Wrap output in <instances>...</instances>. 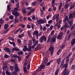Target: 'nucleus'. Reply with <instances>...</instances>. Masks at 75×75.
<instances>
[{
	"mask_svg": "<svg viewBox=\"0 0 75 75\" xmlns=\"http://www.w3.org/2000/svg\"><path fill=\"white\" fill-rule=\"evenodd\" d=\"M67 67H68V64H65L63 65L62 67V68H65L64 70L63 71V75H68V74L70 73V71H69L67 69Z\"/></svg>",
	"mask_w": 75,
	"mask_h": 75,
	"instance_id": "f257e3e1",
	"label": "nucleus"
},
{
	"mask_svg": "<svg viewBox=\"0 0 75 75\" xmlns=\"http://www.w3.org/2000/svg\"><path fill=\"white\" fill-rule=\"evenodd\" d=\"M44 40V42H45L47 40V38L44 36H42L39 39V42L40 43H42Z\"/></svg>",
	"mask_w": 75,
	"mask_h": 75,
	"instance_id": "f03ea898",
	"label": "nucleus"
},
{
	"mask_svg": "<svg viewBox=\"0 0 75 75\" xmlns=\"http://www.w3.org/2000/svg\"><path fill=\"white\" fill-rule=\"evenodd\" d=\"M56 19V21H58L59 20V14H55L53 17L52 20H54Z\"/></svg>",
	"mask_w": 75,
	"mask_h": 75,
	"instance_id": "7ed1b4c3",
	"label": "nucleus"
},
{
	"mask_svg": "<svg viewBox=\"0 0 75 75\" xmlns=\"http://www.w3.org/2000/svg\"><path fill=\"white\" fill-rule=\"evenodd\" d=\"M37 23H38V24H39V25H40V24H44V21H43V20L42 19H40L37 20Z\"/></svg>",
	"mask_w": 75,
	"mask_h": 75,
	"instance_id": "20e7f679",
	"label": "nucleus"
},
{
	"mask_svg": "<svg viewBox=\"0 0 75 75\" xmlns=\"http://www.w3.org/2000/svg\"><path fill=\"white\" fill-rule=\"evenodd\" d=\"M62 35H63V33L62 32L59 33V35H58V37H56L57 39L58 40H59L61 38V37H62Z\"/></svg>",
	"mask_w": 75,
	"mask_h": 75,
	"instance_id": "39448f33",
	"label": "nucleus"
},
{
	"mask_svg": "<svg viewBox=\"0 0 75 75\" xmlns=\"http://www.w3.org/2000/svg\"><path fill=\"white\" fill-rule=\"evenodd\" d=\"M33 35H36V38L37 39H38V32L37 31H34L33 33Z\"/></svg>",
	"mask_w": 75,
	"mask_h": 75,
	"instance_id": "423d86ee",
	"label": "nucleus"
},
{
	"mask_svg": "<svg viewBox=\"0 0 75 75\" xmlns=\"http://www.w3.org/2000/svg\"><path fill=\"white\" fill-rule=\"evenodd\" d=\"M12 14L13 15L15 16L16 17H18V16H19V14H18V13L17 12H13Z\"/></svg>",
	"mask_w": 75,
	"mask_h": 75,
	"instance_id": "0eeeda50",
	"label": "nucleus"
},
{
	"mask_svg": "<svg viewBox=\"0 0 75 75\" xmlns=\"http://www.w3.org/2000/svg\"><path fill=\"white\" fill-rule=\"evenodd\" d=\"M73 17H75V15H74V13H70L69 16V19H71V18H73Z\"/></svg>",
	"mask_w": 75,
	"mask_h": 75,
	"instance_id": "6e6552de",
	"label": "nucleus"
},
{
	"mask_svg": "<svg viewBox=\"0 0 75 75\" xmlns=\"http://www.w3.org/2000/svg\"><path fill=\"white\" fill-rule=\"evenodd\" d=\"M51 40L53 42H55L56 41V36H53V37L51 38Z\"/></svg>",
	"mask_w": 75,
	"mask_h": 75,
	"instance_id": "1a4fd4ad",
	"label": "nucleus"
},
{
	"mask_svg": "<svg viewBox=\"0 0 75 75\" xmlns=\"http://www.w3.org/2000/svg\"><path fill=\"white\" fill-rule=\"evenodd\" d=\"M75 44V38L72 39L71 42V45L72 46H73V45H74Z\"/></svg>",
	"mask_w": 75,
	"mask_h": 75,
	"instance_id": "9d476101",
	"label": "nucleus"
},
{
	"mask_svg": "<svg viewBox=\"0 0 75 75\" xmlns=\"http://www.w3.org/2000/svg\"><path fill=\"white\" fill-rule=\"evenodd\" d=\"M40 71H41L42 69H44L45 68V66L44 65H41L40 66Z\"/></svg>",
	"mask_w": 75,
	"mask_h": 75,
	"instance_id": "9b49d317",
	"label": "nucleus"
},
{
	"mask_svg": "<svg viewBox=\"0 0 75 75\" xmlns=\"http://www.w3.org/2000/svg\"><path fill=\"white\" fill-rule=\"evenodd\" d=\"M67 22L68 23L70 24V27H71V26L73 24V22L70 21V20L69 19L67 20Z\"/></svg>",
	"mask_w": 75,
	"mask_h": 75,
	"instance_id": "f8f14e48",
	"label": "nucleus"
},
{
	"mask_svg": "<svg viewBox=\"0 0 75 75\" xmlns=\"http://www.w3.org/2000/svg\"><path fill=\"white\" fill-rule=\"evenodd\" d=\"M4 51L6 52H10V50L8 47H5L4 49Z\"/></svg>",
	"mask_w": 75,
	"mask_h": 75,
	"instance_id": "ddd939ff",
	"label": "nucleus"
},
{
	"mask_svg": "<svg viewBox=\"0 0 75 75\" xmlns=\"http://www.w3.org/2000/svg\"><path fill=\"white\" fill-rule=\"evenodd\" d=\"M75 3H74L73 4L71 5V6L70 7V10H72V9H73L74 7H75Z\"/></svg>",
	"mask_w": 75,
	"mask_h": 75,
	"instance_id": "4468645a",
	"label": "nucleus"
},
{
	"mask_svg": "<svg viewBox=\"0 0 75 75\" xmlns=\"http://www.w3.org/2000/svg\"><path fill=\"white\" fill-rule=\"evenodd\" d=\"M32 19L33 20H37L38 19V18L37 17H35L34 15H33L32 17Z\"/></svg>",
	"mask_w": 75,
	"mask_h": 75,
	"instance_id": "2eb2a0df",
	"label": "nucleus"
},
{
	"mask_svg": "<svg viewBox=\"0 0 75 75\" xmlns=\"http://www.w3.org/2000/svg\"><path fill=\"white\" fill-rule=\"evenodd\" d=\"M32 48L30 46L26 50L27 51H28V52H31V50H32Z\"/></svg>",
	"mask_w": 75,
	"mask_h": 75,
	"instance_id": "dca6fc26",
	"label": "nucleus"
},
{
	"mask_svg": "<svg viewBox=\"0 0 75 75\" xmlns=\"http://www.w3.org/2000/svg\"><path fill=\"white\" fill-rule=\"evenodd\" d=\"M48 58L47 57H45V59L44 61V64H46L48 62Z\"/></svg>",
	"mask_w": 75,
	"mask_h": 75,
	"instance_id": "f3484780",
	"label": "nucleus"
},
{
	"mask_svg": "<svg viewBox=\"0 0 75 75\" xmlns=\"http://www.w3.org/2000/svg\"><path fill=\"white\" fill-rule=\"evenodd\" d=\"M64 28H69V26L68 25V23H67V22H65V24L64 25Z\"/></svg>",
	"mask_w": 75,
	"mask_h": 75,
	"instance_id": "a211bd4d",
	"label": "nucleus"
},
{
	"mask_svg": "<svg viewBox=\"0 0 75 75\" xmlns=\"http://www.w3.org/2000/svg\"><path fill=\"white\" fill-rule=\"evenodd\" d=\"M54 50V47L50 46L49 49V51H53L52 50Z\"/></svg>",
	"mask_w": 75,
	"mask_h": 75,
	"instance_id": "6ab92c4d",
	"label": "nucleus"
},
{
	"mask_svg": "<svg viewBox=\"0 0 75 75\" xmlns=\"http://www.w3.org/2000/svg\"><path fill=\"white\" fill-rule=\"evenodd\" d=\"M8 24H6L5 25L4 27V30H7V28H8Z\"/></svg>",
	"mask_w": 75,
	"mask_h": 75,
	"instance_id": "aec40b11",
	"label": "nucleus"
},
{
	"mask_svg": "<svg viewBox=\"0 0 75 75\" xmlns=\"http://www.w3.org/2000/svg\"><path fill=\"white\" fill-rule=\"evenodd\" d=\"M15 71H16V72H18V71H20V69L18 68V67H15Z\"/></svg>",
	"mask_w": 75,
	"mask_h": 75,
	"instance_id": "412c9836",
	"label": "nucleus"
},
{
	"mask_svg": "<svg viewBox=\"0 0 75 75\" xmlns=\"http://www.w3.org/2000/svg\"><path fill=\"white\" fill-rule=\"evenodd\" d=\"M24 36V33H22L21 35H19L18 36L19 38H21L22 37H23Z\"/></svg>",
	"mask_w": 75,
	"mask_h": 75,
	"instance_id": "4be33fe9",
	"label": "nucleus"
},
{
	"mask_svg": "<svg viewBox=\"0 0 75 75\" xmlns=\"http://www.w3.org/2000/svg\"><path fill=\"white\" fill-rule=\"evenodd\" d=\"M53 62V60H51L48 63H47V64H46V66H48L52 62Z\"/></svg>",
	"mask_w": 75,
	"mask_h": 75,
	"instance_id": "5701e85b",
	"label": "nucleus"
},
{
	"mask_svg": "<svg viewBox=\"0 0 75 75\" xmlns=\"http://www.w3.org/2000/svg\"><path fill=\"white\" fill-rule=\"evenodd\" d=\"M51 36H50V35L49 36V37L48 38V40H47V43H49V42H50V39H51Z\"/></svg>",
	"mask_w": 75,
	"mask_h": 75,
	"instance_id": "b1692460",
	"label": "nucleus"
},
{
	"mask_svg": "<svg viewBox=\"0 0 75 75\" xmlns=\"http://www.w3.org/2000/svg\"><path fill=\"white\" fill-rule=\"evenodd\" d=\"M61 58H59V59L57 60V62L58 64H59V63L61 62Z\"/></svg>",
	"mask_w": 75,
	"mask_h": 75,
	"instance_id": "393cba45",
	"label": "nucleus"
},
{
	"mask_svg": "<svg viewBox=\"0 0 75 75\" xmlns=\"http://www.w3.org/2000/svg\"><path fill=\"white\" fill-rule=\"evenodd\" d=\"M64 64V60H63L62 61L61 64H60V68H62V67Z\"/></svg>",
	"mask_w": 75,
	"mask_h": 75,
	"instance_id": "a878e982",
	"label": "nucleus"
},
{
	"mask_svg": "<svg viewBox=\"0 0 75 75\" xmlns=\"http://www.w3.org/2000/svg\"><path fill=\"white\" fill-rule=\"evenodd\" d=\"M6 75H11V74L9 72H8V69L6 70Z\"/></svg>",
	"mask_w": 75,
	"mask_h": 75,
	"instance_id": "bb28decb",
	"label": "nucleus"
},
{
	"mask_svg": "<svg viewBox=\"0 0 75 75\" xmlns=\"http://www.w3.org/2000/svg\"><path fill=\"white\" fill-rule=\"evenodd\" d=\"M7 10L8 11L10 12V10H11V8H10V6L9 5H8L7 6Z\"/></svg>",
	"mask_w": 75,
	"mask_h": 75,
	"instance_id": "cd10ccee",
	"label": "nucleus"
},
{
	"mask_svg": "<svg viewBox=\"0 0 75 75\" xmlns=\"http://www.w3.org/2000/svg\"><path fill=\"white\" fill-rule=\"evenodd\" d=\"M14 21L15 23H17L18 22V19L17 18H16L14 19Z\"/></svg>",
	"mask_w": 75,
	"mask_h": 75,
	"instance_id": "c85d7f7f",
	"label": "nucleus"
},
{
	"mask_svg": "<svg viewBox=\"0 0 75 75\" xmlns=\"http://www.w3.org/2000/svg\"><path fill=\"white\" fill-rule=\"evenodd\" d=\"M68 17L67 16H66L65 18H64V22H66V21H67V20H68Z\"/></svg>",
	"mask_w": 75,
	"mask_h": 75,
	"instance_id": "c756f323",
	"label": "nucleus"
},
{
	"mask_svg": "<svg viewBox=\"0 0 75 75\" xmlns=\"http://www.w3.org/2000/svg\"><path fill=\"white\" fill-rule=\"evenodd\" d=\"M68 6H69V4H66L64 6V8L67 9L68 8Z\"/></svg>",
	"mask_w": 75,
	"mask_h": 75,
	"instance_id": "7c9ffc66",
	"label": "nucleus"
},
{
	"mask_svg": "<svg viewBox=\"0 0 75 75\" xmlns=\"http://www.w3.org/2000/svg\"><path fill=\"white\" fill-rule=\"evenodd\" d=\"M34 45H36L38 44V41L37 40H35V42H34Z\"/></svg>",
	"mask_w": 75,
	"mask_h": 75,
	"instance_id": "2f4dec72",
	"label": "nucleus"
},
{
	"mask_svg": "<svg viewBox=\"0 0 75 75\" xmlns=\"http://www.w3.org/2000/svg\"><path fill=\"white\" fill-rule=\"evenodd\" d=\"M4 23V20L3 19H1L0 20V24H3Z\"/></svg>",
	"mask_w": 75,
	"mask_h": 75,
	"instance_id": "473e14b6",
	"label": "nucleus"
},
{
	"mask_svg": "<svg viewBox=\"0 0 75 75\" xmlns=\"http://www.w3.org/2000/svg\"><path fill=\"white\" fill-rule=\"evenodd\" d=\"M58 69H57L56 71L55 72V75H58V72L59 71V70Z\"/></svg>",
	"mask_w": 75,
	"mask_h": 75,
	"instance_id": "72a5a7b5",
	"label": "nucleus"
},
{
	"mask_svg": "<svg viewBox=\"0 0 75 75\" xmlns=\"http://www.w3.org/2000/svg\"><path fill=\"white\" fill-rule=\"evenodd\" d=\"M10 30V28H8V30H6L4 31L3 33H4V34H6L8 32V31Z\"/></svg>",
	"mask_w": 75,
	"mask_h": 75,
	"instance_id": "f704fd0d",
	"label": "nucleus"
},
{
	"mask_svg": "<svg viewBox=\"0 0 75 75\" xmlns=\"http://www.w3.org/2000/svg\"><path fill=\"white\" fill-rule=\"evenodd\" d=\"M10 56L7 55L6 54H5L4 56V57L5 58H9Z\"/></svg>",
	"mask_w": 75,
	"mask_h": 75,
	"instance_id": "c9c22d12",
	"label": "nucleus"
},
{
	"mask_svg": "<svg viewBox=\"0 0 75 75\" xmlns=\"http://www.w3.org/2000/svg\"><path fill=\"white\" fill-rule=\"evenodd\" d=\"M10 61L11 62H13V63H15V60L14 59H10Z\"/></svg>",
	"mask_w": 75,
	"mask_h": 75,
	"instance_id": "e433bc0d",
	"label": "nucleus"
},
{
	"mask_svg": "<svg viewBox=\"0 0 75 75\" xmlns=\"http://www.w3.org/2000/svg\"><path fill=\"white\" fill-rule=\"evenodd\" d=\"M28 34L29 36V37H31V32H30V31H28Z\"/></svg>",
	"mask_w": 75,
	"mask_h": 75,
	"instance_id": "4c0bfd02",
	"label": "nucleus"
},
{
	"mask_svg": "<svg viewBox=\"0 0 75 75\" xmlns=\"http://www.w3.org/2000/svg\"><path fill=\"white\" fill-rule=\"evenodd\" d=\"M13 58H17V55H15L14 54H12V55Z\"/></svg>",
	"mask_w": 75,
	"mask_h": 75,
	"instance_id": "58836bf2",
	"label": "nucleus"
},
{
	"mask_svg": "<svg viewBox=\"0 0 75 75\" xmlns=\"http://www.w3.org/2000/svg\"><path fill=\"white\" fill-rule=\"evenodd\" d=\"M6 68H7L6 66H3L2 67V69L4 71H6Z\"/></svg>",
	"mask_w": 75,
	"mask_h": 75,
	"instance_id": "ea45409f",
	"label": "nucleus"
},
{
	"mask_svg": "<svg viewBox=\"0 0 75 75\" xmlns=\"http://www.w3.org/2000/svg\"><path fill=\"white\" fill-rule=\"evenodd\" d=\"M23 69L25 73H27V69L25 67H23Z\"/></svg>",
	"mask_w": 75,
	"mask_h": 75,
	"instance_id": "a19ab883",
	"label": "nucleus"
},
{
	"mask_svg": "<svg viewBox=\"0 0 75 75\" xmlns=\"http://www.w3.org/2000/svg\"><path fill=\"white\" fill-rule=\"evenodd\" d=\"M14 68H15V67L14 66L11 67L10 68V69L11 71H13V69H14Z\"/></svg>",
	"mask_w": 75,
	"mask_h": 75,
	"instance_id": "79ce46f5",
	"label": "nucleus"
},
{
	"mask_svg": "<svg viewBox=\"0 0 75 75\" xmlns=\"http://www.w3.org/2000/svg\"><path fill=\"white\" fill-rule=\"evenodd\" d=\"M62 3H61L60 4L59 7V10H61V7H62Z\"/></svg>",
	"mask_w": 75,
	"mask_h": 75,
	"instance_id": "37998d69",
	"label": "nucleus"
},
{
	"mask_svg": "<svg viewBox=\"0 0 75 75\" xmlns=\"http://www.w3.org/2000/svg\"><path fill=\"white\" fill-rule=\"evenodd\" d=\"M72 26L71 27V30H74V26H75V24L74 25H73V24L72 25Z\"/></svg>",
	"mask_w": 75,
	"mask_h": 75,
	"instance_id": "c03bdc74",
	"label": "nucleus"
},
{
	"mask_svg": "<svg viewBox=\"0 0 75 75\" xmlns=\"http://www.w3.org/2000/svg\"><path fill=\"white\" fill-rule=\"evenodd\" d=\"M36 2H34L32 3V5L33 6H35V5H36Z\"/></svg>",
	"mask_w": 75,
	"mask_h": 75,
	"instance_id": "a18cd8bd",
	"label": "nucleus"
},
{
	"mask_svg": "<svg viewBox=\"0 0 75 75\" xmlns=\"http://www.w3.org/2000/svg\"><path fill=\"white\" fill-rule=\"evenodd\" d=\"M18 10V8H14L13 11V12H16Z\"/></svg>",
	"mask_w": 75,
	"mask_h": 75,
	"instance_id": "49530a36",
	"label": "nucleus"
},
{
	"mask_svg": "<svg viewBox=\"0 0 75 75\" xmlns=\"http://www.w3.org/2000/svg\"><path fill=\"white\" fill-rule=\"evenodd\" d=\"M23 54V53L22 51H21V52H18V54L19 55H22V54Z\"/></svg>",
	"mask_w": 75,
	"mask_h": 75,
	"instance_id": "de8ad7c7",
	"label": "nucleus"
},
{
	"mask_svg": "<svg viewBox=\"0 0 75 75\" xmlns=\"http://www.w3.org/2000/svg\"><path fill=\"white\" fill-rule=\"evenodd\" d=\"M9 40H11V41H14V38H13V37H9Z\"/></svg>",
	"mask_w": 75,
	"mask_h": 75,
	"instance_id": "09e8293b",
	"label": "nucleus"
},
{
	"mask_svg": "<svg viewBox=\"0 0 75 75\" xmlns=\"http://www.w3.org/2000/svg\"><path fill=\"white\" fill-rule=\"evenodd\" d=\"M14 18V17L13 15H11L9 16V18L11 20H13Z\"/></svg>",
	"mask_w": 75,
	"mask_h": 75,
	"instance_id": "8fccbe9b",
	"label": "nucleus"
},
{
	"mask_svg": "<svg viewBox=\"0 0 75 75\" xmlns=\"http://www.w3.org/2000/svg\"><path fill=\"white\" fill-rule=\"evenodd\" d=\"M16 8H19V3H18L17 4H16Z\"/></svg>",
	"mask_w": 75,
	"mask_h": 75,
	"instance_id": "3c124183",
	"label": "nucleus"
},
{
	"mask_svg": "<svg viewBox=\"0 0 75 75\" xmlns=\"http://www.w3.org/2000/svg\"><path fill=\"white\" fill-rule=\"evenodd\" d=\"M22 19L23 18L21 16L19 17V21H22Z\"/></svg>",
	"mask_w": 75,
	"mask_h": 75,
	"instance_id": "603ef678",
	"label": "nucleus"
},
{
	"mask_svg": "<svg viewBox=\"0 0 75 75\" xmlns=\"http://www.w3.org/2000/svg\"><path fill=\"white\" fill-rule=\"evenodd\" d=\"M71 69H74L75 68V65L74 64H73L72 66L71 67Z\"/></svg>",
	"mask_w": 75,
	"mask_h": 75,
	"instance_id": "864d4df0",
	"label": "nucleus"
},
{
	"mask_svg": "<svg viewBox=\"0 0 75 75\" xmlns=\"http://www.w3.org/2000/svg\"><path fill=\"white\" fill-rule=\"evenodd\" d=\"M25 10H27V8H26L25 9H23L22 10L24 14H25L26 13V11H25Z\"/></svg>",
	"mask_w": 75,
	"mask_h": 75,
	"instance_id": "5fc2aeb1",
	"label": "nucleus"
},
{
	"mask_svg": "<svg viewBox=\"0 0 75 75\" xmlns=\"http://www.w3.org/2000/svg\"><path fill=\"white\" fill-rule=\"evenodd\" d=\"M21 29V28H19V29L17 30H16V31L15 32L14 34H16V33H17V32H18V31H19V30H20Z\"/></svg>",
	"mask_w": 75,
	"mask_h": 75,
	"instance_id": "6e6d98bb",
	"label": "nucleus"
},
{
	"mask_svg": "<svg viewBox=\"0 0 75 75\" xmlns=\"http://www.w3.org/2000/svg\"><path fill=\"white\" fill-rule=\"evenodd\" d=\"M54 30H52L51 32V33L50 35L51 36H52L53 35V34H54Z\"/></svg>",
	"mask_w": 75,
	"mask_h": 75,
	"instance_id": "4d7b16f0",
	"label": "nucleus"
},
{
	"mask_svg": "<svg viewBox=\"0 0 75 75\" xmlns=\"http://www.w3.org/2000/svg\"><path fill=\"white\" fill-rule=\"evenodd\" d=\"M17 42L18 44H20L21 43V40L20 39H18Z\"/></svg>",
	"mask_w": 75,
	"mask_h": 75,
	"instance_id": "13d9d810",
	"label": "nucleus"
},
{
	"mask_svg": "<svg viewBox=\"0 0 75 75\" xmlns=\"http://www.w3.org/2000/svg\"><path fill=\"white\" fill-rule=\"evenodd\" d=\"M27 28L29 29L30 28H31V25L29 24L27 25Z\"/></svg>",
	"mask_w": 75,
	"mask_h": 75,
	"instance_id": "bf43d9fd",
	"label": "nucleus"
},
{
	"mask_svg": "<svg viewBox=\"0 0 75 75\" xmlns=\"http://www.w3.org/2000/svg\"><path fill=\"white\" fill-rule=\"evenodd\" d=\"M17 58H18L19 61H21V57L20 56H17Z\"/></svg>",
	"mask_w": 75,
	"mask_h": 75,
	"instance_id": "052dcab7",
	"label": "nucleus"
},
{
	"mask_svg": "<svg viewBox=\"0 0 75 75\" xmlns=\"http://www.w3.org/2000/svg\"><path fill=\"white\" fill-rule=\"evenodd\" d=\"M14 75H17V71H14Z\"/></svg>",
	"mask_w": 75,
	"mask_h": 75,
	"instance_id": "680f3d73",
	"label": "nucleus"
},
{
	"mask_svg": "<svg viewBox=\"0 0 75 75\" xmlns=\"http://www.w3.org/2000/svg\"><path fill=\"white\" fill-rule=\"evenodd\" d=\"M30 64H28L27 66V69H30Z\"/></svg>",
	"mask_w": 75,
	"mask_h": 75,
	"instance_id": "e2e57ef3",
	"label": "nucleus"
},
{
	"mask_svg": "<svg viewBox=\"0 0 75 75\" xmlns=\"http://www.w3.org/2000/svg\"><path fill=\"white\" fill-rule=\"evenodd\" d=\"M15 51H20V49L18 48H15Z\"/></svg>",
	"mask_w": 75,
	"mask_h": 75,
	"instance_id": "0e129e2a",
	"label": "nucleus"
},
{
	"mask_svg": "<svg viewBox=\"0 0 75 75\" xmlns=\"http://www.w3.org/2000/svg\"><path fill=\"white\" fill-rule=\"evenodd\" d=\"M72 34L73 35H75V31L73 30L72 32Z\"/></svg>",
	"mask_w": 75,
	"mask_h": 75,
	"instance_id": "69168bd1",
	"label": "nucleus"
},
{
	"mask_svg": "<svg viewBox=\"0 0 75 75\" xmlns=\"http://www.w3.org/2000/svg\"><path fill=\"white\" fill-rule=\"evenodd\" d=\"M31 13H32L30 11L28 12V16H30V15Z\"/></svg>",
	"mask_w": 75,
	"mask_h": 75,
	"instance_id": "338daca9",
	"label": "nucleus"
},
{
	"mask_svg": "<svg viewBox=\"0 0 75 75\" xmlns=\"http://www.w3.org/2000/svg\"><path fill=\"white\" fill-rule=\"evenodd\" d=\"M30 11L32 12V13H33L34 11V9H32L30 10Z\"/></svg>",
	"mask_w": 75,
	"mask_h": 75,
	"instance_id": "774afa93",
	"label": "nucleus"
}]
</instances>
